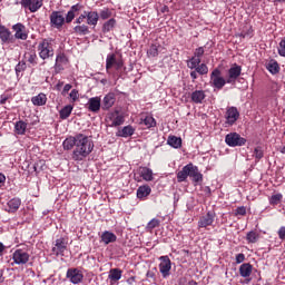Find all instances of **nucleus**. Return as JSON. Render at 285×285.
Masks as SVG:
<instances>
[{"label":"nucleus","instance_id":"1","mask_svg":"<svg viewBox=\"0 0 285 285\" xmlns=\"http://www.w3.org/2000/svg\"><path fill=\"white\" fill-rule=\"evenodd\" d=\"M63 150H72L71 159L73 161H83L94 150L95 141L92 137L86 134H76L66 138L62 142Z\"/></svg>","mask_w":285,"mask_h":285},{"label":"nucleus","instance_id":"2","mask_svg":"<svg viewBox=\"0 0 285 285\" xmlns=\"http://www.w3.org/2000/svg\"><path fill=\"white\" fill-rule=\"evenodd\" d=\"M112 68L116 72H121V70H124V60L121 58H117V55L115 53H109L106 58V71L108 75H110Z\"/></svg>","mask_w":285,"mask_h":285},{"label":"nucleus","instance_id":"3","mask_svg":"<svg viewBox=\"0 0 285 285\" xmlns=\"http://www.w3.org/2000/svg\"><path fill=\"white\" fill-rule=\"evenodd\" d=\"M49 19L50 26L56 30H61L68 23V16H65L62 11H52Z\"/></svg>","mask_w":285,"mask_h":285},{"label":"nucleus","instance_id":"4","mask_svg":"<svg viewBox=\"0 0 285 285\" xmlns=\"http://www.w3.org/2000/svg\"><path fill=\"white\" fill-rule=\"evenodd\" d=\"M210 86L212 88H215L216 90H222L226 83H228V79L226 80L224 77H222V70L214 69L210 73Z\"/></svg>","mask_w":285,"mask_h":285},{"label":"nucleus","instance_id":"5","mask_svg":"<svg viewBox=\"0 0 285 285\" xmlns=\"http://www.w3.org/2000/svg\"><path fill=\"white\" fill-rule=\"evenodd\" d=\"M38 52H39L40 59H43V60L50 59V57H55V49H52V43H50L48 39L42 40L38 45Z\"/></svg>","mask_w":285,"mask_h":285},{"label":"nucleus","instance_id":"6","mask_svg":"<svg viewBox=\"0 0 285 285\" xmlns=\"http://www.w3.org/2000/svg\"><path fill=\"white\" fill-rule=\"evenodd\" d=\"M225 142L230 148H236L237 146H246V138L242 137L237 132H230L226 135Z\"/></svg>","mask_w":285,"mask_h":285},{"label":"nucleus","instance_id":"7","mask_svg":"<svg viewBox=\"0 0 285 285\" xmlns=\"http://www.w3.org/2000/svg\"><path fill=\"white\" fill-rule=\"evenodd\" d=\"M13 264L23 266L27 262H30V254L28 249H16L12 254Z\"/></svg>","mask_w":285,"mask_h":285},{"label":"nucleus","instance_id":"8","mask_svg":"<svg viewBox=\"0 0 285 285\" xmlns=\"http://www.w3.org/2000/svg\"><path fill=\"white\" fill-rule=\"evenodd\" d=\"M124 121H126V119L124 118V115L119 114L118 110L112 111L107 116V124L110 126V128H117V126L124 125Z\"/></svg>","mask_w":285,"mask_h":285},{"label":"nucleus","instance_id":"9","mask_svg":"<svg viewBox=\"0 0 285 285\" xmlns=\"http://www.w3.org/2000/svg\"><path fill=\"white\" fill-rule=\"evenodd\" d=\"M66 277L71 284H81L83 282V272L79 268H69L67 269Z\"/></svg>","mask_w":285,"mask_h":285},{"label":"nucleus","instance_id":"10","mask_svg":"<svg viewBox=\"0 0 285 285\" xmlns=\"http://www.w3.org/2000/svg\"><path fill=\"white\" fill-rule=\"evenodd\" d=\"M216 214L213 210L207 212L206 215L202 216L198 220V228H208L215 223Z\"/></svg>","mask_w":285,"mask_h":285},{"label":"nucleus","instance_id":"11","mask_svg":"<svg viewBox=\"0 0 285 285\" xmlns=\"http://www.w3.org/2000/svg\"><path fill=\"white\" fill-rule=\"evenodd\" d=\"M225 124L234 126L237 119H239V110H237V107H228L225 112Z\"/></svg>","mask_w":285,"mask_h":285},{"label":"nucleus","instance_id":"12","mask_svg":"<svg viewBox=\"0 0 285 285\" xmlns=\"http://www.w3.org/2000/svg\"><path fill=\"white\" fill-rule=\"evenodd\" d=\"M171 268H173V265L170 263V258L168 256H161L160 264H159V272L161 273L164 278L170 275Z\"/></svg>","mask_w":285,"mask_h":285},{"label":"nucleus","instance_id":"13","mask_svg":"<svg viewBox=\"0 0 285 285\" xmlns=\"http://www.w3.org/2000/svg\"><path fill=\"white\" fill-rule=\"evenodd\" d=\"M239 275L244 277L243 284H250V275H253V265L250 263H244L239 266Z\"/></svg>","mask_w":285,"mask_h":285},{"label":"nucleus","instance_id":"14","mask_svg":"<svg viewBox=\"0 0 285 285\" xmlns=\"http://www.w3.org/2000/svg\"><path fill=\"white\" fill-rule=\"evenodd\" d=\"M20 6L28 8L30 12H37L43 6V0H21Z\"/></svg>","mask_w":285,"mask_h":285},{"label":"nucleus","instance_id":"15","mask_svg":"<svg viewBox=\"0 0 285 285\" xmlns=\"http://www.w3.org/2000/svg\"><path fill=\"white\" fill-rule=\"evenodd\" d=\"M242 75V66L235 63L233 67L228 69V78L227 83H235L239 76Z\"/></svg>","mask_w":285,"mask_h":285},{"label":"nucleus","instance_id":"16","mask_svg":"<svg viewBox=\"0 0 285 285\" xmlns=\"http://www.w3.org/2000/svg\"><path fill=\"white\" fill-rule=\"evenodd\" d=\"M68 248V242H66V238H58L56 239L55 247L52 248V253L59 257V255L63 256V253H66V249Z\"/></svg>","mask_w":285,"mask_h":285},{"label":"nucleus","instance_id":"17","mask_svg":"<svg viewBox=\"0 0 285 285\" xmlns=\"http://www.w3.org/2000/svg\"><path fill=\"white\" fill-rule=\"evenodd\" d=\"M87 108L89 112H99L101 110V98L100 97H92L87 102Z\"/></svg>","mask_w":285,"mask_h":285},{"label":"nucleus","instance_id":"18","mask_svg":"<svg viewBox=\"0 0 285 285\" xmlns=\"http://www.w3.org/2000/svg\"><path fill=\"white\" fill-rule=\"evenodd\" d=\"M0 39L2 43H14L12 32H10V29L3 26H0Z\"/></svg>","mask_w":285,"mask_h":285},{"label":"nucleus","instance_id":"19","mask_svg":"<svg viewBox=\"0 0 285 285\" xmlns=\"http://www.w3.org/2000/svg\"><path fill=\"white\" fill-rule=\"evenodd\" d=\"M189 177L194 184H202V181H204V175L199 173V168L193 164L190 166Z\"/></svg>","mask_w":285,"mask_h":285},{"label":"nucleus","instance_id":"20","mask_svg":"<svg viewBox=\"0 0 285 285\" xmlns=\"http://www.w3.org/2000/svg\"><path fill=\"white\" fill-rule=\"evenodd\" d=\"M12 30H14V38L21 39V41H26L28 39V32H26V26L22 23H17L12 27Z\"/></svg>","mask_w":285,"mask_h":285},{"label":"nucleus","instance_id":"21","mask_svg":"<svg viewBox=\"0 0 285 285\" xmlns=\"http://www.w3.org/2000/svg\"><path fill=\"white\" fill-rule=\"evenodd\" d=\"M100 242L101 244H105V246H108V244H115V242H117V235L112 232L105 230L100 235Z\"/></svg>","mask_w":285,"mask_h":285},{"label":"nucleus","instance_id":"22","mask_svg":"<svg viewBox=\"0 0 285 285\" xmlns=\"http://www.w3.org/2000/svg\"><path fill=\"white\" fill-rule=\"evenodd\" d=\"M153 193V189L148 185H142L138 187L137 189V198L140 199L141 202H145V199H148V196Z\"/></svg>","mask_w":285,"mask_h":285},{"label":"nucleus","instance_id":"23","mask_svg":"<svg viewBox=\"0 0 285 285\" xmlns=\"http://www.w3.org/2000/svg\"><path fill=\"white\" fill-rule=\"evenodd\" d=\"M115 101H116L115 94L112 92L107 94L102 100V106H101L102 110H110V108L115 106Z\"/></svg>","mask_w":285,"mask_h":285},{"label":"nucleus","instance_id":"24","mask_svg":"<svg viewBox=\"0 0 285 285\" xmlns=\"http://www.w3.org/2000/svg\"><path fill=\"white\" fill-rule=\"evenodd\" d=\"M190 166H191V163L184 166L183 169L177 173V181L179 184H181V181H186V179L190 177Z\"/></svg>","mask_w":285,"mask_h":285},{"label":"nucleus","instance_id":"25","mask_svg":"<svg viewBox=\"0 0 285 285\" xmlns=\"http://www.w3.org/2000/svg\"><path fill=\"white\" fill-rule=\"evenodd\" d=\"M83 8V6L77 3L73 4L70 10L67 12V23H72L75 17H77V12H79Z\"/></svg>","mask_w":285,"mask_h":285},{"label":"nucleus","instance_id":"26","mask_svg":"<svg viewBox=\"0 0 285 285\" xmlns=\"http://www.w3.org/2000/svg\"><path fill=\"white\" fill-rule=\"evenodd\" d=\"M88 26H97L99 23V13L97 11H86Z\"/></svg>","mask_w":285,"mask_h":285},{"label":"nucleus","instance_id":"27","mask_svg":"<svg viewBox=\"0 0 285 285\" xmlns=\"http://www.w3.org/2000/svg\"><path fill=\"white\" fill-rule=\"evenodd\" d=\"M190 99L194 104H204V99H206V91L195 90L191 92Z\"/></svg>","mask_w":285,"mask_h":285},{"label":"nucleus","instance_id":"28","mask_svg":"<svg viewBox=\"0 0 285 285\" xmlns=\"http://www.w3.org/2000/svg\"><path fill=\"white\" fill-rule=\"evenodd\" d=\"M31 102L33 106H46V104H48V96H46L43 92H40L31 98Z\"/></svg>","mask_w":285,"mask_h":285},{"label":"nucleus","instance_id":"29","mask_svg":"<svg viewBox=\"0 0 285 285\" xmlns=\"http://www.w3.org/2000/svg\"><path fill=\"white\" fill-rule=\"evenodd\" d=\"M21 206V199L19 198H12L7 203V208L6 210L8 213H17L19 210V207Z\"/></svg>","mask_w":285,"mask_h":285},{"label":"nucleus","instance_id":"30","mask_svg":"<svg viewBox=\"0 0 285 285\" xmlns=\"http://www.w3.org/2000/svg\"><path fill=\"white\" fill-rule=\"evenodd\" d=\"M266 68H267L268 72H271V75L279 73V63L275 59L269 60L266 63Z\"/></svg>","mask_w":285,"mask_h":285},{"label":"nucleus","instance_id":"31","mask_svg":"<svg viewBox=\"0 0 285 285\" xmlns=\"http://www.w3.org/2000/svg\"><path fill=\"white\" fill-rule=\"evenodd\" d=\"M135 135V128L132 126H125L120 131H118V137H132Z\"/></svg>","mask_w":285,"mask_h":285},{"label":"nucleus","instance_id":"32","mask_svg":"<svg viewBox=\"0 0 285 285\" xmlns=\"http://www.w3.org/2000/svg\"><path fill=\"white\" fill-rule=\"evenodd\" d=\"M139 173H140V177H142L145 181H153V169L148 167H141L139 169Z\"/></svg>","mask_w":285,"mask_h":285},{"label":"nucleus","instance_id":"33","mask_svg":"<svg viewBox=\"0 0 285 285\" xmlns=\"http://www.w3.org/2000/svg\"><path fill=\"white\" fill-rule=\"evenodd\" d=\"M140 124H144L147 128H155L157 126V121L150 115L142 117Z\"/></svg>","mask_w":285,"mask_h":285},{"label":"nucleus","instance_id":"34","mask_svg":"<svg viewBox=\"0 0 285 285\" xmlns=\"http://www.w3.org/2000/svg\"><path fill=\"white\" fill-rule=\"evenodd\" d=\"M68 63V58L65 55L60 53L56 58V70H63V65Z\"/></svg>","mask_w":285,"mask_h":285},{"label":"nucleus","instance_id":"35","mask_svg":"<svg viewBox=\"0 0 285 285\" xmlns=\"http://www.w3.org/2000/svg\"><path fill=\"white\" fill-rule=\"evenodd\" d=\"M28 128V124L23 120H19L14 125V130L17 135H26V130Z\"/></svg>","mask_w":285,"mask_h":285},{"label":"nucleus","instance_id":"36","mask_svg":"<svg viewBox=\"0 0 285 285\" xmlns=\"http://www.w3.org/2000/svg\"><path fill=\"white\" fill-rule=\"evenodd\" d=\"M168 146H171V148H181V138L176 136H169L167 139Z\"/></svg>","mask_w":285,"mask_h":285},{"label":"nucleus","instance_id":"37","mask_svg":"<svg viewBox=\"0 0 285 285\" xmlns=\"http://www.w3.org/2000/svg\"><path fill=\"white\" fill-rule=\"evenodd\" d=\"M72 105H67L65 106L60 111V119H68V117H70V115H72Z\"/></svg>","mask_w":285,"mask_h":285},{"label":"nucleus","instance_id":"38","mask_svg":"<svg viewBox=\"0 0 285 285\" xmlns=\"http://www.w3.org/2000/svg\"><path fill=\"white\" fill-rule=\"evenodd\" d=\"M73 32L80 36L90 35V28L86 24H79L73 28Z\"/></svg>","mask_w":285,"mask_h":285},{"label":"nucleus","instance_id":"39","mask_svg":"<svg viewBox=\"0 0 285 285\" xmlns=\"http://www.w3.org/2000/svg\"><path fill=\"white\" fill-rule=\"evenodd\" d=\"M121 269L119 268H112L109 272V278L111 279V282H119V279H121Z\"/></svg>","mask_w":285,"mask_h":285},{"label":"nucleus","instance_id":"40","mask_svg":"<svg viewBox=\"0 0 285 285\" xmlns=\"http://www.w3.org/2000/svg\"><path fill=\"white\" fill-rule=\"evenodd\" d=\"M115 26H117V20H115V18L109 19L108 21H106L102 26V32H110V30H112L115 28Z\"/></svg>","mask_w":285,"mask_h":285},{"label":"nucleus","instance_id":"41","mask_svg":"<svg viewBox=\"0 0 285 285\" xmlns=\"http://www.w3.org/2000/svg\"><path fill=\"white\" fill-rule=\"evenodd\" d=\"M161 50V46L151 45L147 51L148 57H159V51Z\"/></svg>","mask_w":285,"mask_h":285},{"label":"nucleus","instance_id":"42","mask_svg":"<svg viewBox=\"0 0 285 285\" xmlns=\"http://www.w3.org/2000/svg\"><path fill=\"white\" fill-rule=\"evenodd\" d=\"M199 63H202V58H197L195 56H193L188 61H187V67L190 69V70H195Z\"/></svg>","mask_w":285,"mask_h":285},{"label":"nucleus","instance_id":"43","mask_svg":"<svg viewBox=\"0 0 285 285\" xmlns=\"http://www.w3.org/2000/svg\"><path fill=\"white\" fill-rule=\"evenodd\" d=\"M246 239L248 242V244H257L258 239H259V234H257V232H249L247 233Z\"/></svg>","mask_w":285,"mask_h":285},{"label":"nucleus","instance_id":"44","mask_svg":"<svg viewBox=\"0 0 285 285\" xmlns=\"http://www.w3.org/2000/svg\"><path fill=\"white\" fill-rule=\"evenodd\" d=\"M283 197L284 196L282 194L272 195L269 198V204L272 206H277V204H279V202H282Z\"/></svg>","mask_w":285,"mask_h":285},{"label":"nucleus","instance_id":"45","mask_svg":"<svg viewBox=\"0 0 285 285\" xmlns=\"http://www.w3.org/2000/svg\"><path fill=\"white\" fill-rule=\"evenodd\" d=\"M159 224H161V222H159V219L157 218H153L146 226V230H154V228H158Z\"/></svg>","mask_w":285,"mask_h":285},{"label":"nucleus","instance_id":"46","mask_svg":"<svg viewBox=\"0 0 285 285\" xmlns=\"http://www.w3.org/2000/svg\"><path fill=\"white\" fill-rule=\"evenodd\" d=\"M26 59L31 66H37V53L28 52L26 53Z\"/></svg>","mask_w":285,"mask_h":285},{"label":"nucleus","instance_id":"47","mask_svg":"<svg viewBox=\"0 0 285 285\" xmlns=\"http://www.w3.org/2000/svg\"><path fill=\"white\" fill-rule=\"evenodd\" d=\"M194 70H196L198 75H208V66H206V63L198 65Z\"/></svg>","mask_w":285,"mask_h":285},{"label":"nucleus","instance_id":"48","mask_svg":"<svg viewBox=\"0 0 285 285\" xmlns=\"http://www.w3.org/2000/svg\"><path fill=\"white\" fill-rule=\"evenodd\" d=\"M98 16H100V19L106 21V19H110V17H112V11H110V9L108 8H105L100 11Z\"/></svg>","mask_w":285,"mask_h":285},{"label":"nucleus","instance_id":"49","mask_svg":"<svg viewBox=\"0 0 285 285\" xmlns=\"http://www.w3.org/2000/svg\"><path fill=\"white\" fill-rule=\"evenodd\" d=\"M254 157L255 159L259 160L264 157V150L262 149V147H256L254 149Z\"/></svg>","mask_w":285,"mask_h":285},{"label":"nucleus","instance_id":"50","mask_svg":"<svg viewBox=\"0 0 285 285\" xmlns=\"http://www.w3.org/2000/svg\"><path fill=\"white\" fill-rule=\"evenodd\" d=\"M204 47H198L194 51V57L202 59V57H204Z\"/></svg>","mask_w":285,"mask_h":285},{"label":"nucleus","instance_id":"51","mask_svg":"<svg viewBox=\"0 0 285 285\" xmlns=\"http://www.w3.org/2000/svg\"><path fill=\"white\" fill-rule=\"evenodd\" d=\"M69 97L73 102L77 101L79 99V90L72 89L69 94Z\"/></svg>","mask_w":285,"mask_h":285},{"label":"nucleus","instance_id":"52","mask_svg":"<svg viewBox=\"0 0 285 285\" xmlns=\"http://www.w3.org/2000/svg\"><path fill=\"white\" fill-rule=\"evenodd\" d=\"M26 70V62H20L16 66V73L19 75V72H23Z\"/></svg>","mask_w":285,"mask_h":285},{"label":"nucleus","instance_id":"53","mask_svg":"<svg viewBox=\"0 0 285 285\" xmlns=\"http://www.w3.org/2000/svg\"><path fill=\"white\" fill-rule=\"evenodd\" d=\"M235 215H246V207L245 206H240V207H237L236 210H235Z\"/></svg>","mask_w":285,"mask_h":285},{"label":"nucleus","instance_id":"54","mask_svg":"<svg viewBox=\"0 0 285 285\" xmlns=\"http://www.w3.org/2000/svg\"><path fill=\"white\" fill-rule=\"evenodd\" d=\"M245 259H246V255L242 253L236 255V264H242Z\"/></svg>","mask_w":285,"mask_h":285},{"label":"nucleus","instance_id":"55","mask_svg":"<svg viewBox=\"0 0 285 285\" xmlns=\"http://www.w3.org/2000/svg\"><path fill=\"white\" fill-rule=\"evenodd\" d=\"M83 21H86V11H83V13H81L77 19H76V23H78L80 26V23H83Z\"/></svg>","mask_w":285,"mask_h":285},{"label":"nucleus","instance_id":"56","mask_svg":"<svg viewBox=\"0 0 285 285\" xmlns=\"http://www.w3.org/2000/svg\"><path fill=\"white\" fill-rule=\"evenodd\" d=\"M146 277L153 282L156 279L155 271H148Z\"/></svg>","mask_w":285,"mask_h":285},{"label":"nucleus","instance_id":"57","mask_svg":"<svg viewBox=\"0 0 285 285\" xmlns=\"http://www.w3.org/2000/svg\"><path fill=\"white\" fill-rule=\"evenodd\" d=\"M10 99V96L6 95V94H2L0 96V104L1 106L6 105V101H8Z\"/></svg>","mask_w":285,"mask_h":285},{"label":"nucleus","instance_id":"58","mask_svg":"<svg viewBox=\"0 0 285 285\" xmlns=\"http://www.w3.org/2000/svg\"><path fill=\"white\" fill-rule=\"evenodd\" d=\"M278 237H279V239H283V240L285 239V227L284 226L278 229Z\"/></svg>","mask_w":285,"mask_h":285},{"label":"nucleus","instance_id":"59","mask_svg":"<svg viewBox=\"0 0 285 285\" xmlns=\"http://www.w3.org/2000/svg\"><path fill=\"white\" fill-rule=\"evenodd\" d=\"M71 89H72V85L70 83L65 85L62 95H66V92H70Z\"/></svg>","mask_w":285,"mask_h":285},{"label":"nucleus","instance_id":"60","mask_svg":"<svg viewBox=\"0 0 285 285\" xmlns=\"http://www.w3.org/2000/svg\"><path fill=\"white\" fill-rule=\"evenodd\" d=\"M197 70L195 69L194 71L190 72V77L193 79V81H195V79H197Z\"/></svg>","mask_w":285,"mask_h":285},{"label":"nucleus","instance_id":"61","mask_svg":"<svg viewBox=\"0 0 285 285\" xmlns=\"http://www.w3.org/2000/svg\"><path fill=\"white\" fill-rule=\"evenodd\" d=\"M4 250H6V245H3V243L0 242V257L1 255H3Z\"/></svg>","mask_w":285,"mask_h":285},{"label":"nucleus","instance_id":"62","mask_svg":"<svg viewBox=\"0 0 285 285\" xmlns=\"http://www.w3.org/2000/svg\"><path fill=\"white\" fill-rule=\"evenodd\" d=\"M6 181V175L0 173V184H3Z\"/></svg>","mask_w":285,"mask_h":285},{"label":"nucleus","instance_id":"63","mask_svg":"<svg viewBox=\"0 0 285 285\" xmlns=\"http://www.w3.org/2000/svg\"><path fill=\"white\" fill-rule=\"evenodd\" d=\"M4 279L6 278L3 277V272L0 271V284H3Z\"/></svg>","mask_w":285,"mask_h":285},{"label":"nucleus","instance_id":"64","mask_svg":"<svg viewBox=\"0 0 285 285\" xmlns=\"http://www.w3.org/2000/svg\"><path fill=\"white\" fill-rule=\"evenodd\" d=\"M187 285H197V282H195V281H189Z\"/></svg>","mask_w":285,"mask_h":285}]
</instances>
